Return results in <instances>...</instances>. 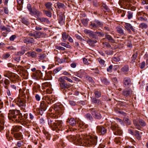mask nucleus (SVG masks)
Wrapping results in <instances>:
<instances>
[{
	"label": "nucleus",
	"instance_id": "6e6552de",
	"mask_svg": "<svg viewBox=\"0 0 148 148\" xmlns=\"http://www.w3.org/2000/svg\"><path fill=\"white\" fill-rule=\"evenodd\" d=\"M63 126V123L62 121L56 120L54 125V128H53L52 129L54 130H56L57 132L58 131H61L62 130Z\"/></svg>",
	"mask_w": 148,
	"mask_h": 148
},
{
	"label": "nucleus",
	"instance_id": "37998d69",
	"mask_svg": "<svg viewBox=\"0 0 148 148\" xmlns=\"http://www.w3.org/2000/svg\"><path fill=\"white\" fill-rule=\"evenodd\" d=\"M64 78V76H62L59 78L58 80L60 82L59 84H60V85H61V84H62L65 82V79Z\"/></svg>",
	"mask_w": 148,
	"mask_h": 148
},
{
	"label": "nucleus",
	"instance_id": "864d4df0",
	"mask_svg": "<svg viewBox=\"0 0 148 148\" xmlns=\"http://www.w3.org/2000/svg\"><path fill=\"white\" fill-rule=\"evenodd\" d=\"M118 12L119 13H120L121 14V16L122 17H123L125 16L126 13V11H125L121 10H119Z\"/></svg>",
	"mask_w": 148,
	"mask_h": 148
},
{
	"label": "nucleus",
	"instance_id": "4d7b16f0",
	"mask_svg": "<svg viewBox=\"0 0 148 148\" xmlns=\"http://www.w3.org/2000/svg\"><path fill=\"white\" fill-rule=\"evenodd\" d=\"M10 56V55L9 53H6L5 54H4L3 55L2 57L3 59H6L7 58H8Z\"/></svg>",
	"mask_w": 148,
	"mask_h": 148
},
{
	"label": "nucleus",
	"instance_id": "cd10ccee",
	"mask_svg": "<svg viewBox=\"0 0 148 148\" xmlns=\"http://www.w3.org/2000/svg\"><path fill=\"white\" fill-rule=\"evenodd\" d=\"M66 122L69 123L70 125L72 126H74L76 124V121L73 118H68Z\"/></svg>",
	"mask_w": 148,
	"mask_h": 148
},
{
	"label": "nucleus",
	"instance_id": "5701e85b",
	"mask_svg": "<svg viewBox=\"0 0 148 148\" xmlns=\"http://www.w3.org/2000/svg\"><path fill=\"white\" fill-rule=\"evenodd\" d=\"M105 38L109 42L113 43H116L115 40L111 36L106 34H105Z\"/></svg>",
	"mask_w": 148,
	"mask_h": 148
},
{
	"label": "nucleus",
	"instance_id": "09e8293b",
	"mask_svg": "<svg viewBox=\"0 0 148 148\" xmlns=\"http://www.w3.org/2000/svg\"><path fill=\"white\" fill-rule=\"evenodd\" d=\"M122 71L124 72H126L129 70V67L128 66H123L121 69Z\"/></svg>",
	"mask_w": 148,
	"mask_h": 148
},
{
	"label": "nucleus",
	"instance_id": "72a5a7b5",
	"mask_svg": "<svg viewBox=\"0 0 148 148\" xmlns=\"http://www.w3.org/2000/svg\"><path fill=\"white\" fill-rule=\"evenodd\" d=\"M116 31L120 34L123 35L124 34L123 30L120 27L118 26L116 28Z\"/></svg>",
	"mask_w": 148,
	"mask_h": 148
},
{
	"label": "nucleus",
	"instance_id": "7ed1b4c3",
	"mask_svg": "<svg viewBox=\"0 0 148 148\" xmlns=\"http://www.w3.org/2000/svg\"><path fill=\"white\" fill-rule=\"evenodd\" d=\"M97 138L96 137H91L90 139H87L85 140L86 146L90 147L91 146H94L96 145L97 142Z\"/></svg>",
	"mask_w": 148,
	"mask_h": 148
},
{
	"label": "nucleus",
	"instance_id": "b1692460",
	"mask_svg": "<svg viewBox=\"0 0 148 148\" xmlns=\"http://www.w3.org/2000/svg\"><path fill=\"white\" fill-rule=\"evenodd\" d=\"M22 127L21 126L19 125H15L12 127V128L11 130L12 131V134H13L12 132H15L19 131L20 130L22 129Z\"/></svg>",
	"mask_w": 148,
	"mask_h": 148
},
{
	"label": "nucleus",
	"instance_id": "0e129e2a",
	"mask_svg": "<svg viewBox=\"0 0 148 148\" xmlns=\"http://www.w3.org/2000/svg\"><path fill=\"white\" fill-rule=\"evenodd\" d=\"M101 80L103 83L106 84H109V82L107 81V80L105 78H101Z\"/></svg>",
	"mask_w": 148,
	"mask_h": 148
},
{
	"label": "nucleus",
	"instance_id": "dca6fc26",
	"mask_svg": "<svg viewBox=\"0 0 148 148\" xmlns=\"http://www.w3.org/2000/svg\"><path fill=\"white\" fill-rule=\"evenodd\" d=\"M58 20L59 23L61 25H63L65 21V17L64 15L62 13H60L58 14Z\"/></svg>",
	"mask_w": 148,
	"mask_h": 148
},
{
	"label": "nucleus",
	"instance_id": "c85d7f7f",
	"mask_svg": "<svg viewBox=\"0 0 148 148\" xmlns=\"http://www.w3.org/2000/svg\"><path fill=\"white\" fill-rule=\"evenodd\" d=\"M47 108V102L46 101H41L40 108L43 110H46Z\"/></svg>",
	"mask_w": 148,
	"mask_h": 148
},
{
	"label": "nucleus",
	"instance_id": "393cba45",
	"mask_svg": "<svg viewBox=\"0 0 148 148\" xmlns=\"http://www.w3.org/2000/svg\"><path fill=\"white\" fill-rule=\"evenodd\" d=\"M46 102H48L49 104H51L53 103L55 101V99L50 96H47L45 98Z\"/></svg>",
	"mask_w": 148,
	"mask_h": 148
},
{
	"label": "nucleus",
	"instance_id": "a19ab883",
	"mask_svg": "<svg viewBox=\"0 0 148 148\" xmlns=\"http://www.w3.org/2000/svg\"><path fill=\"white\" fill-rule=\"evenodd\" d=\"M0 29L3 31L6 30L8 32H10V28H7L3 26H0Z\"/></svg>",
	"mask_w": 148,
	"mask_h": 148
},
{
	"label": "nucleus",
	"instance_id": "f3484780",
	"mask_svg": "<svg viewBox=\"0 0 148 148\" xmlns=\"http://www.w3.org/2000/svg\"><path fill=\"white\" fill-rule=\"evenodd\" d=\"M123 83L124 87L130 86L131 84V81L130 78L125 77L123 81Z\"/></svg>",
	"mask_w": 148,
	"mask_h": 148
},
{
	"label": "nucleus",
	"instance_id": "0eeeda50",
	"mask_svg": "<svg viewBox=\"0 0 148 148\" xmlns=\"http://www.w3.org/2000/svg\"><path fill=\"white\" fill-rule=\"evenodd\" d=\"M111 128L113 130L115 131L114 132L115 135H121L122 134V132L120 130V128L118 126L117 124L112 123L111 125Z\"/></svg>",
	"mask_w": 148,
	"mask_h": 148
},
{
	"label": "nucleus",
	"instance_id": "c9c22d12",
	"mask_svg": "<svg viewBox=\"0 0 148 148\" xmlns=\"http://www.w3.org/2000/svg\"><path fill=\"white\" fill-rule=\"evenodd\" d=\"M91 101L94 103H97L98 105L101 104V102L99 99H97L95 98L91 99Z\"/></svg>",
	"mask_w": 148,
	"mask_h": 148
},
{
	"label": "nucleus",
	"instance_id": "f257e3e1",
	"mask_svg": "<svg viewBox=\"0 0 148 148\" xmlns=\"http://www.w3.org/2000/svg\"><path fill=\"white\" fill-rule=\"evenodd\" d=\"M8 117L10 120L14 122L21 123L24 121L22 115L19 110H10L8 114Z\"/></svg>",
	"mask_w": 148,
	"mask_h": 148
},
{
	"label": "nucleus",
	"instance_id": "8fccbe9b",
	"mask_svg": "<svg viewBox=\"0 0 148 148\" xmlns=\"http://www.w3.org/2000/svg\"><path fill=\"white\" fill-rule=\"evenodd\" d=\"M60 44L66 48H70L71 47V46L70 45L65 43L61 42Z\"/></svg>",
	"mask_w": 148,
	"mask_h": 148
},
{
	"label": "nucleus",
	"instance_id": "e2e57ef3",
	"mask_svg": "<svg viewBox=\"0 0 148 148\" xmlns=\"http://www.w3.org/2000/svg\"><path fill=\"white\" fill-rule=\"evenodd\" d=\"M98 61L99 63L102 65H103L105 63V61L103 60L100 58L98 59Z\"/></svg>",
	"mask_w": 148,
	"mask_h": 148
},
{
	"label": "nucleus",
	"instance_id": "423d86ee",
	"mask_svg": "<svg viewBox=\"0 0 148 148\" xmlns=\"http://www.w3.org/2000/svg\"><path fill=\"white\" fill-rule=\"evenodd\" d=\"M89 110L93 116L96 119H100L102 118V116L100 113L98 112V109L95 108H93L90 109Z\"/></svg>",
	"mask_w": 148,
	"mask_h": 148
},
{
	"label": "nucleus",
	"instance_id": "a18cd8bd",
	"mask_svg": "<svg viewBox=\"0 0 148 148\" xmlns=\"http://www.w3.org/2000/svg\"><path fill=\"white\" fill-rule=\"evenodd\" d=\"M139 27L142 29H146L147 27V25L145 23H142L140 24Z\"/></svg>",
	"mask_w": 148,
	"mask_h": 148
},
{
	"label": "nucleus",
	"instance_id": "9d476101",
	"mask_svg": "<svg viewBox=\"0 0 148 148\" xmlns=\"http://www.w3.org/2000/svg\"><path fill=\"white\" fill-rule=\"evenodd\" d=\"M16 104L21 107L22 110L25 111V101L23 99H16Z\"/></svg>",
	"mask_w": 148,
	"mask_h": 148
},
{
	"label": "nucleus",
	"instance_id": "a211bd4d",
	"mask_svg": "<svg viewBox=\"0 0 148 148\" xmlns=\"http://www.w3.org/2000/svg\"><path fill=\"white\" fill-rule=\"evenodd\" d=\"M23 41L25 43H26L27 44L29 43H33L35 41L33 38L30 37H24Z\"/></svg>",
	"mask_w": 148,
	"mask_h": 148
},
{
	"label": "nucleus",
	"instance_id": "c756f323",
	"mask_svg": "<svg viewBox=\"0 0 148 148\" xmlns=\"http://www.w3.org/2000/svg\"><path fill=\"white\" fill-rule=\"evenodd\" d=\"M38 19L41 22L45 23L48 24H49L50 23V21L46 18L44 17L39 18Z\"/></svg>",
	"mask_w": 148,
	"mask_h": 148
},
{
	"label": "nucleus",
	"instance_id": "4468645a",
	"mask_svg": "<svg viewBox=\"0 0 148 148\" xmlns=\"http://www.w3.org/2000/svg\"><path fill=\"white\" fill-rule=\"evenodd\" d=\"M43 75L41 71L39 70H37L33 74L32 77L33 79L36 80H39L41 79Z\"/></svg>",
	"mask_w": 148,
	"mask_h": 148
},
{
	"label": "nucleus",
	"instance_id": "680f3d73",
	"mask_svg": "<svg viewBox=\"0 0 148 148\" xmlns=\"http://www.w3.org/2000/svg\"><path fill=\"white\" fill-rule=\"evenodd\" d=\"M46 110H43V109H42V108H40L38 111V113L41 115H42L43 114L44 112Z\"/></svg>",
	"mask_w": 148,
	"mask_h": 148
},
{
	"label": "nucleus",
	"instance_id": "5fc2aeb1",
	"mask_svg": "<svg viewBox=\"0 0 148 148\" xmlns=\"http://www.w3.org/2000/svg\"><path fill=\"white\" fill-rule=\"evenodd\" d=\"M87 42L90 46H92L93 45V44L95 43L96 42L94 41H92L90 39L87 40Z\"/></svg>",
	"mask_w": 148,
	"mask_h": 148
},
{
	"label": "nucleus",
	"instance_id": "bf43d9fd",
	"mask_svg": "<svg viewBox=\"0 0 148 148\" xmlns=\"http://www.w3.org/2000/svg\"><path fill=\"white\" fill-rule=\"evenodd\" d=\"M36 100L37 101L40 100L41 97L40 95L38 94H36L35 96Z\"/></svg>",
	"mask_w": 148,
	"mask_h": 148
},
{
	"label": "nucleus",
	"instance_id": "58836bf2",
	"mask_svg": "<svg viewBox=\"0 0 148 148\" xmlns=\"http://www.w3.org/2000/svg\"><path fill=\"white\" fill-rule=\"evenodd\" d=\"M21 21L25 25H28L29 24V22L28 20L25 18H23L22 19Z\"/></svg>",
	"mask_w": 148,
	"mask_h": 148
},
{
	"label": "nucleus",
	"instance_id": "a878e982",
	"mask_svg": "<svg viewBox=\"0 0 148 148\" xmlns=\"http://www.w3.org/2000/svg\"><path fill=\"white\" fill-rule=\"evenodd\" d=\"M123 2L124 3H125L126 4L131 3L133 4H134L136 3V2L133 0H120L119 1V5H120V3H122L123 4Z\"/></svg>",
	"mask_w": 148,
	"mask_h": 148
},
{
	"label": "nucleus",
	"instance_id": "f704fd0d",
	"mask_svg": "<svg viewBox=\"0 0 148 148\" xmlns=\"http://www.w3.org/2000/svg\"><path fill=\"white\" fill-rule=\"evenodd\" d=\"M138 56V53L136 52L134 53L131 58V62L133 63L135 62V60L137 57Z\"/></svg>",
	"mask_w": 148,
	"mask_h": 148
},
{
	"label": "nucleus",
	"instance_id": "f8f14e48",
	"mask_svg": "<svg viewBox=\"0 0 148 148\" xmlns=\"http://www.w3.org/2000/svg\"><path fill=\"white\" fill-rule=\"evenodd\" d=\"M131 3H130L126 4V3H124V2H123V4L122 3H120V6L121 7L124 9H130V10H131L132 11L135 10L136 7L134 6H132V5Z\"/></svg>",
	"mask_w": 148,
	"mask_h": 148
},
{
	"label": "nucleus",
	"instance_id": "1a4fd4ad",
	"mask_svg": "<svg viewBox=\"0 0 148 148\" xmlns=\"http://www.w3.org/2000/svg\"><path fill=\"white\" fill-rule=\"evenodd\" d=\"M139 124L142 126H145L146 124L145 122L143 120L141 119L139 120L138 121L136 120H134V126L136 128L139 130H140L141 128L139 125Z\"/></svg>",
	"mask_w": 148,
	"mask_h": 148
},
{
	"label": "nucleus",
	"instance_id": "39448f33",
	"mask_svg": "<svg viewBox=\"0 0 148 148\" xmlns=\"http://www.w3.org/2000/svg\"><path fill=\"white\" fill-rule=\"evenodd\" d=\"M50 118L48 119V123L50 126L53 129L54 128V125L56 122V121L54 119H56L58 116L55 114H51L50 115Z\"/></svg>",
	"mask_w": 148,
	"mask_h": 148
},
{
	"label": "nucleus",
	"instance_id": "473e14b6",
	"mask_svg": "<svg viewBox=\"0 0 148 148\" xmlns=\"http://www.w3.org/2000/svg\"><path fill=\"white\" fill-rule=\"evenodd\" d=\"M52 77L51 76V74L49 73H46L45 76L43 78H42V80H50L51 79Z\"/></svg>",
	"mask_w": 148,
	"mask_h": 148
},
{
	"label": "nucleus",
	"instance_id": "774afa93",
	"mask_svg": "<svg viewBox=\"0 0 148 148\" xmlns=\"http://www.w3.org/2000/svg\"><path fill=\"white\" fill-rule=\"evenodd\" d=\"M62 69L61 67H60L56 69L53 70L54 72L55 73H56L59 71H60Z\"/></svg>",
	"mask_w": 148,
	"mask_h": 148
},
{
	"label": "nucleus",
	"instance_id": "bb28decb",
	"mask_svg": "<svg viewBox=\"0 0 148 148\" xmlns=\"http://www.w3.org/2000/svg\"><path fill=\"white\" fill-rule=\"evenodd\" d=\"M4 76L8 77L11 81L13 80V78L15 77V75L14 73L10 72H9L8 73L6 74H4Z\"/></svg>",
	"mask_w": 148,
	"mask_h": 148
},
{
	"label": "nucleus",
	"instance_id": "4be33fe9",
	"mask_svg": "<svg viewBox=\"0 0 148 148\" xmlns=\"http://www.w3.org/2000/svg\"><path fill=\"white\" fill-rule=\"evenodd\" d=\"M14 136L15 139L17 140H21L23 138L22 133L21 132L15 133L14 134Z\"/></svg>",
	"mask_w": 148,
	"mask_h": 148
},
{
	"label": "nucleus",
	"instance_id": "2f4dec72",
	"mask_svg": "<svg viewBox=\"0 0 148 148\" xmlns=\"http://www.w3.org/2000/svg\"><path fill=\"white\" fill-rule=\"evenodd\" d=\"M85 118L88 120L90 121H92L93 118L91 114L89 113H87L85 115Z\"/></svg>",
	"mask_w": 148,
	"mask_h": 148
},
{
	"label": "nucleus",
	"instance_id": "6ab92c4d",
	"mask_svg": "<svg viewBox=\"0 0 148 148\" xmlns=\"http://www.w3.org/2000/svg\"><path fill=\"white\" fill-rule=\"evenodd\" d=\"M4 116L2 114H0V132L4 129Z\"/></svg>",
	"mask_w": 148,
	"mask_h": 148
},
{
	"label": "nucleus",
	"instance_id": "412c9836",
	"mask_svg": "<svg viewBox=\"0 0 148 148\" xmlns=\"http://www.w3.org/2000/svg\"><path fill=\"white\" fill-rule=\"evenodd\" d=\"M125 27L129 32H130V29L134 32H135V29L133 27V26L130 23H125Z\"/></svg>",
	"mask_w": 148,
	"mask_h": 148
},
{
	"label": "nucleus",
	"instance_id": "f03ea898",
	"mask_svg": "<svg viewBox=\"0 0 148 148\" xmlns=\"http://www.w3.org/2000/svg\"><path fill=\"white\" fill-rule=\"evenodd\" d=\"M67 139L70 141H77L78 143L80 145L86 146V143H85L86 140H83L81 137L77 138L74 135L71 134L67 137Z\"/></svg>",
	"mask_w": 148,
	"mask_h": 148
},
{
	"label": "nucleus",
	"instance_id": "c03bdc74",
	"mask_svg": "<svg viewBox=\"0 0 148 148\" xmlns=\"http://www.w3.org/2000/svg\"><path fill=\"white\" fill-rule=\"evenodd\" d=\"M136 134L135 135L136 138L138 140H140L141 139V136L139 134V132L137 130H136L135 131Z\"/></svg>",
	"mask_w": 148,
	"mask_h": 148
},
{
	"label": "nucleus",
	"instance_id": "052dcab7",
	"mask_svg": "<svg viewBox=\"0 0 148 148\" xmlns=\"http://www.w3.org/2000/svg\"><path fill=\"white\" fill-rule=\"evenodd\" d=\"M44 134L46 136V139L48 140H49L51 137L50 134L48 132H44Z\"/></svg>",
	"mask_w": 148,
	"mask_h": 148
},
{
	"label": "nucleus",
	"instance_id": "7c9ffc66",
	"mask_svg": "<svg viewBox=\"0 0 148 148\" xmlns=\"http://www.w3.org/2000/svg\"><path fill=\"white\" fill-rule=\"evenodd\" d=\"M28 56L32 58H35L36 57V53L34 51L29 52L27 53Z\"/></svg>",
	"mask_w": 148,
	"mask_h": 148
},
{
	"label": "nucleus",
	"instance_id": "9b49d317",
	"mask_svg": "<svg viewBox=\"0 0 148 148\" xmlns=\"http://www.w3.org/2000/svg\"><path fill=\"white\" fill-rule=\"evenodd\" d=\"M102 23L99 20H95L90 23V25L92 28L96 29L98 27H101L103 25Z\"/></svg>",
	"mask_w": 148,
	"mask_h": 148
},
{
	"label": "nucleus",
	"instance_id": "ea45409f",
	"mask_svg": "<svg viewBox=\"0 0 148 148\" xmlns=\"http://www.w3.org/2000/svg\"><path fill=\"white\" fill-rule=\"evenodd\" d=\"M102 45L103 47H106L108 48H111V46L110 43L107 42H103Z\"/></svg>",
	"mask_w": 148,
	"mask_h": 148
},
{
	"label": "nucleus",
	"instance_id": "79ce46f5",
	"mask_svg": "<svg viewBox=\"0 0 148 148\" xmlns=\"http://www.w3.org/2000/svg\"><path fill=\"white\" fill-rule=\"evenodd\" d=\"M69 37V35L67 34L66 32L63 33L62 34V37L63 41H64Z\"/></svg>",
	"mask_w": 148,
	"mask_h": 148
},
{
	"label": "nucleus",
	"instance_id": "13d9d810",
	"mask_svg": "<svg viewBox=\"0 0 148 148\" xmlns=\"http://www.w3.org/2000/svg\"><path fill=\"white\" fill-rule=\"evenodd\" d=\"M44 13L48 17H51L52 16L51 13V12L48 11H45Z\"/></svg>",
	"mask_w": 148,
	"mask_h": 148
},
{
	"label": "nucleus",
	"instance_id": "2eb2a0df",
	"mask_svg": "<svg viewBox=\"0 0 148 148\" xmlns=\"http://www.w3.org/2000/svg\"><path fill=\"white\" fill-rule=\"evenodd\" d=\"M97 132L100 134L104 135L107 132V130L102 125H99L97 127Z\"/></svg>",
	"mask_w": 148,
	"mask_h": 148
},
{
	"label": "nucleus",
	"instance_id": "aec40b11",
	"mask_svg": "<svg viewBox=\"0 0 148 148\" xmlns=\"http://www.w3.org/2000/svg\"><path fill=\"white\" fill-rule=\"evenodd\" d=\"M132 93V91L131 89H124L123 92V95L125 97L131 95Z\"/></svg>",
	"mask_w": 148,
	"mask_h": 148
},
{
	"label": "nucleus",
	"instance_id": "6e6d98bb",
	"mask_svg": "<svg viewBox=\"0 0 148 148\" xmlns=\"http://www.w3.org/2000/svg\"><path fill=\"white\" fill-rule=\"evenodd\" d=\"M94 94L96 97L99 98L100 97L101 94L100 92L98 91H95Z\"/></svg>",
	"mask_w": 148,
	"mask_h": 148
},
{
	"label": "nucleus",
	"instance_id": "4c0bfd02",
	"mask_svg": "<svg viewBox=\"0 0 148 148\" xmlns=\"http://www.w3.org/2000/svg\"><path fill=\"white\" fill-rule=\"evenodd\" d=\"M60 86L62 88L68 89L70 87V86L69 84L64 82L62 84H61Z\"/></svg>",
	"mask_w": 148,
	"mask_h": 148
},
{
	"label": "nucleus",
	"instance_id": "3c124183",
	"mask_svg": "<svg viewBox=\"0 0 148 148\" xmlns=\"http://www.w3.org/2000/svg\"><path fill=\"white\" fill-rule=\"evenodd\" d=\"M52 4L51 2H48L46 3L45 5L47 8L48 9H51Z\"/></svg>",
	"mask_w": 148,
	"mask_h": 148
},
{
	"label": "nucleus",
	"instance_id": "20e7f679",
	"mask_svg": "<svg viewBox=\"0 0 148 148\" xmlns=\"http://www.w3.org/2000/svg\"><path fill=\"white\" fill-rule=\"evenodd\" d=\"M54 109L56 112L59 115H62L64 111V108L60 103H56L54 104Z\"/></svg>",
	"mask_w": 148,
	"mask_h": 148
},
{
	"label": "nucleus",
	"instance_id": "49530a36",
	"mask_svg": "<svg viewBox=\"0 0 148 148\" xmlns=\"http://www.w3.org/2000/svg\"><path fill=\"white\" fill-rule=\"evenodd\" d=\"M41 35L40 33L35 32H34V37L35 39L40 38V37Z\"/></svg>",
	"mask_w": 148,
	"mask_h": 148
},
{
	"label": "nucleus",
	"instance_id": "ddd939ff",
	"mask_svg": "<svg viewBox=\"0 0 148 148\" xmlns=\"http://www.w3.org/2000/svg\"><path fill=\"white\" fill-rule=\"evenodd\" d=\"M27 8L30 12V14L32 15H40L42 13L39 12L36 10H32V6L30 4H28L27 5Z\"/></svg>",
	"mask_w": 148,
	"mask_h": 148
},
{
	"label": "nucleus",
	"instance_id": "603ef678",
	"mask_svg": "<svg viewBox=\"0 0 148 148\" xmlns=\"http://www.w3.org/2000/svg\"><path fill=\"white\" fill-rule=\"evenodd\" d=\"M57 6L59 9L64 8L65 6L63 3L59 2L57 3Z\"/></svg>",
	"mask_w": 148,
	"mask_h": 148
},
{
	"label": "nucleus",
	"instance_id": "338daca9",
	"mask_svg": "<svg viewBox=\"0 0 148 148\" xmlns=\"http://www.w3.org/2000/svg\"><path fill=\"white\" fill-rule=\"evenodd\" d=\"M25 50H22L18 52L17 53V55L18 56H21L23 55L25 53Z\"/></svg>",
	"mask_w": 148,
	"mask_h": 148
},
{
	"label": "nucleus",
	"instance_id": "69168bd1",
	"mask_svg": "<svg viewBox=\"0 0 148 148\" xmlns=\"http://www.w3.org/2000/svg\"><path fill=\"white\" fill-rule=\"evenodd\" d=\"M113 60L114 61L118 62L120 60V59L119 56H116L114 57L113 58Z\"/></svg>",
	"mask_w": 148,
	"mask_h": 148
},
{
	"label": "nucleus",
	"instance_id": "e433bc0d",
	"mask_svg": "<svg viewBox=\"0 0 148 148\" xmlns=\"http://www.w3.org/2000/svg\"><path fill=\"white\" fill-rule=\"evenodd\" d=\"M133 12L131 10H129L127 12V17L128 19H130L133 17Z\"/></svg>",
	"mask_w": 148,
	"mask_h": 148
},
{
	"label": "nucleus",
	"instance_id": "de8ad7c7",
	"mask_svg": "<svg viewBox=\"0 0 148 148\" xmlns=\"http://www.w3.org/2000/svg\"><path fill=\"white\" fill-rule=\"evenodd\" d=\"M88 19L83 18L82 20V22L84 25L86 26L88 23Z\"/></svg>",
	"mask_w": 148,
	"mask_h": 148
}]
</instances>
